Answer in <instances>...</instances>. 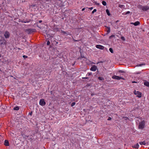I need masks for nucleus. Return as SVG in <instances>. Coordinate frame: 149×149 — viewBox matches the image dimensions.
Returning <instances> with one entry per match:
<instances>
[{"label": "nucleus", "mask_w": 149, "mask_h": 149, "mask_svg": "<svg viewBox=\"0 0 149 149\" xmlns=\"http://www.w3.org/2000/svg\"><path fill=\"white\" fill-rule=\"evenodd\" d=\"M138 8L143 11H146L149 10V7L148 6H143L141 5H139L138 6Z\"/></svg>", "instance_id": "f257e3e1"}, {"label": "nucleus", "mask_w": 149, "mask_h": 149, "mask_svg": "<svg viewBox=\"0 0 149 149\" xmlns=\"http://www.w3.org/2000/svg\"><path fill=\"white\" fill-rule=\"evenodd\" d=\"M145 125V122L144 120L142 121L140 123L139 125V128L140 129H143Z\"/></svg>", "instance_id": "f03ea898"}, {"label": "nucleus", "mask_w": 149, "mask_h": 149, "mask_svg": "<svg viewBox=\"0 0 149 149\" xmlns=\"http://www.w3.org/2000/svg\"><path fill=\"white\" fill-rule=\"evenodd\" d=\"M10 33L8 31H5L4 34V36L7 39L9 38L10 37Z\"/></svg>", "instance_id": "7ed1b4c3"}, {"label": "nucleus", "mask_w": 149, "mask_h": 149, "mask_svg": "<svg viewBox=\"0 0 149 149\" xmlns=\"http://www.w3.org/2000/svg\"><path fill=\"white\" fill-rule=\"evenodd\" d=\"M134 93L135 95H137V97H141V93L139 91H136L135 90L134 92Z\"/></svg>", "instance_id": "20e7f679"}, {"label": "nucleus", "mask_w": 149, "mask_h": 149, "mask_svg": "<svg viewBox=\"0 0 149 149\" xmlns=\"http://www.w3.org/2000/svg\"><path fill=\"white\" fill-rule=\"evenodd\" d=\"M46 104V102L43 99H41L39 101V104L42 106H45Z\"/></svg>", "instance_id": "39448f33"}, {"label": "nucleus", "mask_w": 149, "mask_h": 149, "mask_svg": "<svg viewBox=\"0 0 149 149\" xmlns=\"http://www.w3.org/2000/svg\"><path fill=\"white\" fill-rule=\"evenodd\" d=\"M35 30L31 29H28L26 30V32L28 34L35 32Z\"/></svg>", "instance_id": "423d86ee"}, {"label": "nucleus", "mask_w": 149, "mask_h": 149, "mask_svg": "<svg viewBox=\"0 0 149 149\" xmlns=\"http://www.w3.org/2000/svg\"><path fill=\"white\" fill-rule=\"evenodd\" d=\"M112 79H115L117 80H120V79L125 80V79L123 77L116 75H114L112 76Z\"/></svg>", "instance_id": "0eeeda50"}, {"label": "nucleus", "mask_w": 149, "mask_h": 149, "mask_svg": "<svg viewBox=\"0 0 149 149\" xmlns=\"http://www.w3.org/2000/svg\"><path fill=\"white\" fill-rule=\"evenodd\" d=\"M96 47L97 48L103 50L104 49V47L100 45H96Z\"/></svg>", "instance_id": "6e6552de"}, {"label": "nucleus", "mask_w": 149, "mask_h": 149, "mask_svg": "<svg viewBox=\"0 0 149 149\" xmlns=\"http://www.w3.org/2000/svg\"><path fill=\"white\" fill-rule=\"evenodd\" d=\"M97 69L96 66L95 65H93L90 69V70L91 71H95Z\"/></svg>", "instance_id": "1a4fd4ad"}, {"label": "nucleus", "mask_w": 149, "mask_h": 149, "mask_svg": "<svg viewBox=\"0 0 149 149\" xmlns=\"http://www.w3.org/2000/svg\"><path fill=\"white\" fill-rule=\"evenodd\" d=\"M130 24H131L134 25L135 26H137L140 24V23L139 21H136L134 23L131 22Z\"/></svg>", "instance_id": "9d476101"}, {"label": "nucleus", "mask_w": 149, "mask_h": 149, "mask_svg": "<svg viewBox=\"0 0 149 149\" xmlns=\"http://www.w3.org/2000/svg\"><path fill=\"white\" fill-rule=\"evenodd\" d=\"M2 41L1 40L0 41V44L1 45H5L6 44V41L4 39L3 40V42H1Z\"/></svg>", "instance_id": "9b49d317"}, {"label": "nucleus", "mask_w": 149, "mask_h": 149, "mask_svg": "<svg viewBox=\"0 0 149 149\" xmlns=\"http://www.w3.org/2000/svg\"><path fill=\"white\" fill-rule=\"evenodd\" d=\"M144 84L148 87H149V82L147 81H146L144 83Z\"/></svg>", "instance_id": "f8f14e48"}, {"label": "nucleus", "mask_w": 149, "mask_h": 149, "mask_svg": "<svg viewBox=\"0 0 149 149\" xmlns=\"http://www.w3.org/2000/svg\"><path fill=\"white\" fill-rule=\"evenodd\" d=\"M4 145L6 146H9V142L7 140H5L4 141Z\"/></svg>", "instance_id": "ddd939ff"}, {"label": "nucleus", "mask_w": 149, "mask_h": 149, "mask_svg": "<svg viewBox=\"0 0 149 149\" xmlns=\"http://www.w3.org/2000/svg\"><path fill=\"white\" fill-rule=\"evenodd\" d=\"M139 143L141 145H145L146 144V143L145 141H144L143 142H142V141L140 142Z\"/></svg>", "instance_id": "4468645a"}, {"label": "nucleus", "mask_w": 149, "mask_h": 149, "mask_svg": "<svg viewBox=\"0 0 149 149\" xmlns=\"http://www.w3.org/2000/svg\"><path fill=\"white\" fill-rule=\"evenodd\" d=\"M139 145L138 143H136V145H135L133 147L134 148H138L139 147Z\"/></svg>", "instance_id": "2eb2a0df"}, {"label": "nucleus", "mask_w": 149, "mask_h": 149, "mask_svg": "<svg viewBox=\"0 0 149 149\" xmlns=\"http://www.w3.org/2000/svg\"><path fill=\"white\" fill-rule=\"evenodd\" d=\"M13 109L14 110L18 111L19 109V107L18 106H16Z\"/></svg>", "instance_id": "dca6fc26"}, {"label": "nucleus", "mask_w": 149, "mask_h": 149, "mask_svg": "<svg viewBox=\"0 0 149 149\" xmlns=\"http://www.w3.org/2000/svg\"><path fill=\"white\" fill-rule=\"evenodd\" d=\"M107 34H108L110 32V29L109 27H107Z\"/></svg>", "instance_id": "f3484780"}, {"label": "nucleus", "mask_w": 149, "mask_h": 149, "mask_svg": "<svg viewBox=\"0 0 149 149\" xmlns=\"http://www.w3.org/2000/svg\"><path fill=\"white\" fill-rule=\"evenodd\" d=\"M106 11L107 15L109 16H110V13L109 10L108 9H107L106 10Z\"/></svg>", "instance_id": "a211bd4d"}, {"label": "nucleus", "mask_w": 149, "mask_h": 149, "mask_svg": "<svg viewBox=\"0 0 149 149\" xmlns=\"http://www.w3.org/2000/svg\"><path fill=\"white\" fill-rule=\"evenodd\" d=\"M102 3L103 5L105 6L107 5V3L106 1H103L102 2Z\"/></svg>", "instance_id": "6ab92c4d"}, {"label": "nucleus", "mask_w": 149, "mask_h": 149, "mask_svg": "<svg viewBox=\"0 0 149 149\" xmlns=\"http://www.w3.org/2000/svg\"><path fill=\"white\" fill-rule=\"evenodd\" d=\"M119 7L120 8H124V7H125V6L124 5H123L120 4L119 5Z\"/></svg>", "instance_id": "aec40b11"}, {"label": "nucleus", "mask_w": 149, "mask_h": 149, "mask_svg": "<svg viewBox=\"0 0 149 149\" xmlns=\"http://www.w3.org/2000/svg\"><path fill=\"white\" fill-rule=\"evenodd\" d=\"M145 65V64L144 63H142V64H140L137 65L136 66H138H138H141L143 65Z\"/></svg>", "instance_id": "412c9836"}, {"label": "nucleus", "mask_w": 149, "mask_h": 149, "mask_svg": "<svg viewBox=\"0 0 149 149\" xmlns=\"http://www.w3.org/2000/svg\"><path fill=\"white\" fill-rule=\"evenodd\" d=\"M98 79H99L100 80H103V77H98Z\"/></svg>", "instance_id": "4be33fe9"}, {"label": "nucleus", "mask_w": 149, "mask_h": 149, "mask_svg": "<svg viewBox=\"0 0 149 149\" xmlns=\"http://www.w3.org/2000/svg\"><path fill=\"white\" fill-rule=\"evenodd\" d=\"M92 73L91 72L88 73L86 75V76L88 77L90 75H92Z\"/></svg>", "instance_id": "5701e85b"}, {"label": "nucleus", "mask_w": 149, "mask_h": 149, "mask_svg": "<svg viewBox=\"0 0 149 149\" xmlns=\"http://www.w3.org/2000/svg\"><path fill=\"white\" fill-rule=\"evenodd\" d=\"M97 11V10L96 9H94L93 10L92 12V13L93 14L95 12Z\"/></svg>", "instance_id": "b1692460"}, {"label": "nucleus", "mask_w": 149, "mask_h": 149, "mask_svg": "<svg viewBox=\"0 0 149 149\" xmlns=\"http://www.w3.org/2000/svg\"><path fill=\"white\" fill-rule=\"evenodd\" d=\"M121 38L122 40L123 41H125V38L123 36L121 37Z\"/></svg>", "instance_id": "393cba45"}, {"label": "nucleus", "mask_w": 149, "mask_h": 149, "mask_svg": "<svg viewBox=\"0 0 149 149\" xmlns=\"http://www.w3.org/2000/svg\"><path fill=\"white\" fill-rule=\"evenodd\" d=\"M59 30V29L58 28H55L54 29V30L56 31H58Z\"/></svg>", "instance_id": "a878e982"}, {"label": "nucleus", "mask_w": 149, "mask_h": 149, "mask_svg": "<svg viewBox=\"0 0 149 149\" xmlns=\"http://www.w3.org/2000/svg\"><path fill=\"white\" fill-rule=\"evenodd\" d=\"M94 3H95L97 5H99V4H100L99 3H97V2L95 1Z\"/></svg>", "instance_id": "bb28decb"}, {"label": "nucleus", "mask_w": 149, "mask_h": 149, "mask_svg": "<svg viewBox=\"0 0 149 149\" xmlns=\"http://www.w3.org/2000/svg\"><path fill=\"white\" fill-rule=\"evenodd\" d=\"M75 104V103L74 102H72L71 104V106H74Z\"/></svg>", "instance_id": "cd10ccee"}, {"label": "nucleus", "mask_w": 149, "mask_h": 149, "mask_svg": "<svg viewBox=\"0 0 149 149\" xmlns=\"http://www.w3.org/2000/svg\"><path fill=\"white\" fill-rule=\"evenodd\" d=\"M47 45H49V44H50V42H49V41H48L47 42Z\"/></svg>", "instance_id": "c85d7f7f"}, {"label": "nucleus", "mask_w": 149, "mask_h": 149, "mask_svg": "<svg viewBox=\"0 0 149 149\" xmlns=\"http://www.w3.org/2000/svg\"><path fill=\"white\" fill-rule=\"evenodd\" d=\"M130 13V12L129 11H128L126 13H125L124 15H127V14H129Z\"/></svg>", "instance_id": "c756f323"}, {"label": "nucleus", "mask_w": 149, "mask_h": 149, "mask_svg": "<svg viewBox=\"0 0 149 149\" xmlns=\"http://www.w3.org/2000/svg\"><path fill=\"white\" fill-rule=\"evenodd\" d=\"M123 118L125 119V120H127L128 119V118L126 117H123Z\"/></svg>", "instance_id": "7c9ffc66"}, {"label": "nucleus", "mask_w": 149, "mask_h": 149, "mask_svg": "<svg viewBox=\"0 0 149 149\" xmlns=\"http://www.w3.org/2000/svg\"><path fill=\"white\" fill-rule=\"evenodd\" d=\"M109 50L110 51V52L112 53V48H109Z\"/></svg>", "instance_id": "2f4dec72"}, {"label": "nucleus", "mask_w": 149, "mask_h": 149, "mask_svg": "<svg viewBox=\"0 0 149 149\" xmlns=\"http://www.w3.org/2000/svg\"><path fill=\"white\" fill-rule=\"evenodd\" d=\"M23 58H26L27 57V56H25V55H23Z\"/></svg>", "instance_id": "473e14b6"}, {"label": "nucleus", "mask_w": 149, "mask_h": 149, "mask_svg": "<svg viewBox=\"0 0 149 149\" xmlns=\"http://www.w3.org/2000/svg\"><path fill=\"white\" fill-rule=\"evenodd\" d=\"M107 120H111V118L110 117H109Z\"/></svg>", "instance_id": "72a5a7b5"}, {"label": "nucleus", "mask_w": 149, "mask_h": 149, "mask_svg": "<svg viewBox=\"0 0 149 149\" xmlns=\"http://www.w3.org/2000/svg\"><path fill=\"white\" fill-rule=\"evenodd\" d=\"M89 9H90L91 10H92L93 9V7H91L89 8Z\"/></svg>", "instance_id": "f704fd0d"}, {"label": "nucleus", "mask_w": 149, "mask_h": 149, "mask_svg": "<svg viewBox=\"0 0 149 149\" xmlns=\"http://www.w3.org/2000/svg\"><path fill=\"white\" fill-rule=\"evenodd\" d=\"M88 77H82V78L83 79H88Z\"/></svg>", "instance_id": "c9c22d12"}, {"label": "nucleus", "mask_w": 149, "mask_h": 149, "mask_svg": "<svg viewBox=\"0 0 149 149\" xmlns=\"http://www.w3.org/2000/svg\"><path fill=\"white\" fill-rule=\"evenodd\" d=\"M62 32H63V33H64V34H66V33L65 32V31H62Z\"/></svg>", "instance_id": "e433bc0d"}, {"label": "nucleus", "mask_w": 149, "mask_h": 149, "mask_svg": "<svg viewBox=\"0 0 149 149\" xmlns=\"http://www.w3.org/2000/svg\"><path fill=\"white\" fill-rule=\"evenodd\" d=\"M132 83H137V82H136V81H132Z\"/></svg>", "instance_id": "4c0bfd02"}, {"label": "nucleus", "mask_w": 149, "mask_h": 149, "mask_svg": "<svg viewBox=\"0 0 149 149\" xmlns=\"http://www.w3.org/2000/svg\"><path fill=\"white\" fill-rule=\"evenodd\" d=\"M29 114L30 115H32V112H31V113H29Z\"/></svg>", "instance_id": "58836bf2"}, {"label": "nucleus", "mask_w": 149, "mask_h": 149, "mask_svg": "<svg viewBox=\"0 0 149 149\" xmlns=\"http://www.w3.org/2000/svg\"><path fill=\"white\" fill-rule=\"evenodd\" d=\"M85 9V8H84L82 9V11H84Z\"/></svg>", "instance_id": "ea45409f"}, {"label": "nucleus", "mask_w": 149, "mask_h": 149, "mask_svg": "<svg viewBox=\"0 0 149 149\" xmlns=\"http://www.w3.org/2000/svg\"><path fill=\"white\" fill-rule=\"evenodd\" d=\"M42 22V20H40L39 21V22L40 23H41Z\"/></svg>", "instance_id": "a19ab883"}, {"label": "nucleus", "mask_w": 149, "mask_h": 149, "mask_svg": "<svg viewBox=\"0 0 149 149\" xmlns=\"http://www.w3.org/2000/svg\"><path fill=\"white\" fill-rule=\"evenodd\" d=\"M112 38L114 37H115V35H112Z\"/></svg>", "instance_id": "79ce46f5"}, {"label": "nucleus", "mask_w": 149, "mask_h": 149, "mask_svg": "<svg viewBox=\"0 0 149 149\" xmlns=\"http://www.w3.org/2000/svg\"><path fill=\"white\" fill-rule=\"evenodd\" d=\"M111 37H112V36H110L109 38H111Z\"/></svg>", "instance_id": "37998d69"}, {"label": "nucleus", "mask_w": 149, "mask_h": 149, "mask_svg": "<svg viewBox=\"0 0 149 149\" xmlns=\"http://www.w3.org/2000/svg\"><path fill=\"white\" fill-rule=\"evenodd\" d=\"M140 73H137V74H139Z\"/></svg>", "instance_id": "c03bdc74"}, {"label": "nucleus", "mask_w": 149, "mask_h": 149, "mask_svg": "<svg viewBox=\"0 0 149 149\" xmlns=\"http://www.w3.org/2000/svg\"><path fill=\"white\" fill-rule=\"evenodd\" d=\"M112 53H113V50H112Z\"/></svg>", "instance_id": "a18cd8bd"}]
</instances>
